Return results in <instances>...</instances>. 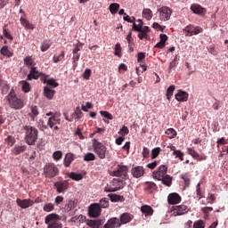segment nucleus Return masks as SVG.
I'll return each instance as SVG.
<instances>
[{
	"label": "nucleus",
	"mask_w": 228,
	"mask_h": 228,
	"mask_svg": "<svg viewBox=\"0 0 228 228\" xmlns=\"http://www.w3.org/2000/svg\"><path fill=\"white\" fill-rule=\"evenodd\" d=\"M53 158L55 161H60V159H61V158H63V152H61V151H57L53 152Z\"/></svg>",
	"instance_id": "obj_53"
},
{
	"label": "nucleus",
	"mask_w": 228,
	"mask_h": 228,
	"mask_svg": "<svg viewBox=\"0 0 228 228\" xmlns=\"http://www.w3.org/2000/svg\"><path fill=\"white\" fill-rule=\"evenodd\" d=\"M42 76V73L37 69L36 67H31L28 75L27 76V81H32V79H38Z\"/></svg>",
	"instance_id": "obj_20"
},
{
	"label": "nucleus",
	"mask_w": 228,
	"mask_h": 228,
	"mask_svg": "<svg viewBox=\"0 0 228 228\" xmlns=\"http://www.w3.org/2000/svg\"><path fill=\"white\" fill-rule=\"evenodd\" d=\"M120 53H122V47L120 46V44H117L115 45V53H114V54L116 56H121Z\"/></svg>",
	"instance_id": "obj_61"
},
{
	"label": "nucleus",
	"mask_w": 228,
	"mask_h": 228,
	"mask_svg": "<svg viewBox=\"0 0 228 228\" xmlns=\"http://www.w3.org/2000/svg\"><path fill=\"white\" fill-rule=\"evenodd\" d=\"M51 47V42L45 40L43 41L41 44V51L42 53H45V51H48V49Z\"/></svg>",
	"instance_id": "obj_46"
},
{
	"label": "nucleus",
	"mask_w": 228,
	"mask_h": 228,
	"mask_svg": "<svg viewBox=\"0 0 228 228\" xmlns=\"http://www.w3.org/2000/svg\"><path fill=\"white\" fill-rule=\"evenodd\" d=\"M129 167L127 166L124 165H118V167L116 170L112 171L110 173V175L113 177H119V179H125L127 181L129 179Z\"/></svg>",
	"instance_id": "obj_6"
},
{
	"label": "nucleus",
	"mask_w": 228,
	"mask_h": 228,
	"mask_svg": "<svg viewBox=\"0 0 228 228\" xmlns=\"http://www.w3.org/2000/svg\"><path fill=\"white\" fill-rule=\"evenodd\" d=\"M92 142L94 151L98 155V158H100V159H106V155L108 154V149L106 146L95 138L93 139Z\"/></svg>",
	"instance_id": "obj_5"
},
{
	"label": "nucleus",
	"mask_w": 228,
	"mask_h": 228,
	"mask_svg": "<svg viewBox=\"0 0 228 228\" xmlns=\"http://www.w3.org/2000/svg\"><path fill=\"white\" fill-rule=\"evenodd\" d=\"M69 177H70V179H72L73 181H81V179H83V175H81V174H77V173H70V174H69Z\"/></svg>",
	"instance_id": "obj_50"
},
{
	"label": "nucleus",
	"mask_w": 228,
	"mask_h": 228,
	"mask_svg": "<svg viewBox=\"0 0 228 228\" xmlns=\"http://www.w3.org/2000/svg\"><path fill=\"white\" fill-rule=\"evenodd\" d=\"M204 31V28L199 26H193L192 24L187 25L183 29V32L184 33L185 37H193L194 35H199Z\"/></svg>",
	"instance_id": "obj_8"
},
{
	"label": "nucleus",
	"mask_w": 228,
	"mask_h": 228,
	"mask_svg": "<svg viewBox=\"0 0 228 228\" xmlns=\"http://www.w3.org/2000/svg\"><path fill=\"white\" fill-rule=\"evenodd\" d=\"M74 159H76V156L73 153H67L63 160L64 167H70V163H72Z\"/></svg>",
	"instance_id": "obj_28"
},
{
	"label": "nucleus",
	"mask_w": 228,
	"mask_h": 228,
	"mask_svg": "<svg viewBox=\"0 0 228 228\" xmlns=\"http://www.w3.org/2000/svg\"><path fill=\"white\" fill-rule=\"evenodd\" d=\"M167 202L168 204H179V202H181V196L179 194H177V192H173L170 193L167 196Z\"/></svg>",
	"instance_id": "obj_21"
},
{
	"label": "nucleus",
	"mask_w": 228,
	"mask_h": 228,
	"mask_svg": "<svg viewBox=\"0 0 228 228\" xmlns=\"http://www.w3.org/2000/svg\"><path fill=\"white\" fill-rule=\"evenodd\" d=\"M155 190H158V185L152 182H146L144 184V191H148V193H152V191H155Z\"/></svg>",
	"instance_id": "obj_27"
},
{
	"label": "nucleus",
	"mask_w": 228,
	"mask_h": 228,
	"mask_svg": "<svg viewBox=\"0 0 228 228\" xmlns=\"http://www.w3.org/2000/svg\"><path fill=\"white\" fill-rule=\"evenodd\" d=\"M131 174L134 179H140V177H143L145 168H143L142 166H136L131 169Z\"/></svg>",
	"instance_id": "obj_15"
},
{
	"label": "nucleus",
	"mask_w": 228,
	"mask_h": 228,
	"mask_svg": "<svg viewBox=\"0 0 228 228\" xmlns=\"http://www.w3.org/2000/svg\"><path fill=\"white\" fill-rule=\"evenodd\" d=\"M172 9L167 6H162L158 9V12L159 13L160 20L167 22V20H170V17H172Z\"/></svg>",
	"instance_id": "obj_9"
},
{
	"label": "nucleus",
	"mask_w": 228,
	"mask_h": 228,
	"mask_svg": "<svg viewBox=\"0 0 228 228\" xmlns=\"http://www.w3.org/2000/svg\"><path fill=\"white\" fill-rule=\"evenodd\" d=\"M168 167L165 165L159 166L157 170L153 172V179H157V181H161L162 184L165 186H172V176L167 175Z\"/></svg>",
	"instance_id": "obj_1"
},
{
	"label": "nucleus",
	"mask_w": 228,
	"mask_h": 228,
	"mask_svg": "<svg viewBox=\"0 0 228 228\" xmlns=\"http://www.w3.org/2000/svg\"><path fill=\"white\" fill-rule=\"evenodd\" d=\"M152 11L151 9H143L142 10V17L146 19V20H151L152 19Z\"/></svg>",
	"instance_id": "obj_37"
},
{
	"label": "nucleus",
	"mask_w": 228,
	"mask_h": 228,
	"mask_svg": "<svg viewBox=\"0 0 228 228\" xmlns=\"http://www.w3.org/2000/svg\"><path fill=\"white\" fill-rule=\"evenodd\" d=\"M88 215L91 218L101 216V206L98 203H94L89 206Z\"/></svg>",
	"instance_id": "obj_11"
},
{
	"label": "nucleus",
	"mask_w": 228,
	"mask_h": 228,
	"mask_svg": "<svg viewBox=\"0 0 228 228\" xmlns=\"http://www.w3.org/2000/svg\"><path fill=\"white\" fill-rule=\"evenodd\" d=\"M191 10L196 15H206V9L197 4L191 5Z\"/></svg>",
	"instance_id": "obj_22"
},
{
	"label": "nucleus",
	"mask_w": 228,
	"mask_h": 228,
	"mask_svg": "<svg viewBox=\"0 0 228 228\" xmlns=\"http://www.w3.org/2000/svg\"><path fill=\"white\" fill-rule=\"evenodd\" d=\"M42 81L44 85H48V86H52V88H56L59 86V84L54 78L47 79V77H42Z\"/></svg>",
	"instance_id": "obj_26"
},
{
	"label": "nucleus",
	"mask_w": 228,
	"mask_h": 228,
	"mask_svg": "<svg viewBox=\"0 0 228 228\" xmlns=\"http://www.w3.org/2000/svg\"><path fill=\"white\" fill-rule=\"evenodd\" d=\"M45 224L47 228H63V224H61V216L58 214H49L45 217Z\"/></svg>",
	"instance_id": "obj_4"
},
{
	"label": "nucleus",
	"mask_w": 228,
	"mask_h": 228,
	"mask_svg": "<svg viewBox=\"0 0 228 228\" xmlns=\"http://www.w3.org/2000/svg\"><path fill=\"white\" fill-rule=\"evenodd\" d=\"M100 209L101 208H106L110 206V201L107 198H102L101 200H100Z\"/></svg>",
	"instance_id": "obj_49"
},
{
	"label": "nucleus",
	"mask_w": 228,
	"mask_h": 228,
	"mask_svg": "<svg viewBox=\"0 0 228 228\" xmlns=\"http://www.w3.org/2000/svg\"><path fill=\"white\" fill-rule=\"evenodd\" d=\"M3 35L7 40H11V42L13 40V36L10 33V30L6 28V26L3 28Z\"/></svg>",
	"instance_id": "obj_41"
},
{
	"label": "nucleus",
	"mask_w": 228,
	"mask_h": 228,
	"mask_svg": "<svg viewBox=\"0 0 228 228\" xmlns=\"http://www.w3.org/2000/svg\"><path fill=\"white\" fill-rule=\"evenodd\" d=\"M166 134L167 137H169L170 140H172L177 136V132L174 128H168L166 130Z\"/></svg>",
	"instance_id": "obj_39"
},
{
	"label": "nucleus",
	"mask_w": 228,
	"mask_h": 228,
	"mask_svg": "<svg viewBox=\"0 0 228 228\" xmlns=\"http://www.w3.org/2000/svg\"><path fill=\"white\" fill-rule=\"evenodd\" d=\"M90 76H92V69H86L83 73L84 79H90Z\"/></svg>",
	"instance_id": "obj_62"
},
{
	"label": "nucleus",
	"mask_w": 228,
	"mask_h": 228,
	"mask_svg": "<svg viewBox=\"0 0 228 228\" xmlns=\"http://www.w3.org/2000/svg\"><path fill=\"white\" fill-rule=\"evenodd\" d=\"M65 58V52L62 51L58 56H53V62L58 63V61H61Z\"/></svg>",
	"instance_id": "obj_54"
},
{
	"label": "nucleus",
	"mask_w": 228,
	"mask_h": 228,
	"mask_svg": "<svg viewBox=\"0 0 228 228\" xmlns=\"http://www.w3.org/2000/svg\"><path fill=\"white\" fill-rule=\"evenodd\" d=\"M81 57L80 53H73V67L76 69L77 67V61H79V58Z\"/></svg>",
	"instance_id": "obj_57"
},
{
	"label": "nucleus",
	"mask_w": 228,
	"mask_h": 228,
	"mask_svg": "<svg viewBox=\"0 0 228 228\" xmlns=\"http://www.w3.org/2000/svg\"><path fill=\"white\" fill-rule=\"evenodd\" d=\"M60 122H61V119L56 115L52 116L48 118L47 126H50V129H53L54 131H58L60 127H58V125H60Z\"/></svg>",
	"instance_id": "obj_14"
},
{
	"label": "nucleus",
	"mask_w": 228,
	"mask_h": 228,
	"mask_svg": "<svg viewBox=\"0 0 228 228\" xmlns=\"http://www.w3.org/2000/svg\"><path fill=\"white\" fill-rule=\"evenodd\" d=\"M76 208H77V200H69L68 204L66 205V211H74Z\"/></svg>",
	"instance_id": "obj_34"
},
{
	"label": "nucleus",
	"mask_w": 228,
	"mask_h": 228,
	"mask_svg": "<svg viewBox=\"0 0 228 228\" xmlns=\"http://www.w3.org/2000/svg\"><path fill=\"white\" fill-rule=\"evenodd\" d=\"M174 92H175V86H170L166 92V97L167 99V101L170 102V99L172 97V95H174Z\"/></svg>",
	"instance_id": "obj_38"
},
{
	"label": "nucleus",
	"mask_w": 228,
	"mask_h": 228,
	"mask_svg": "<svg viewBox=\"0 0 228 228\" xmlns=\"http://www.w3.org/2000/svg\"><path fill=\"white\" fill-rule=\"evenodd\" d=\"M54 94H56L54 90H52L47 86L44 87V95L46 97V99H49V101L54 97Z\"/></svg>",
	"instance_id": "obj_29"
},
{
	"label": "nucleus",
	"mask_w": 228,
	"mask_h": 228,
	"mask_svg": "<svg viewBox=\"0 0 228 228\" xmlns=\"http://www.w3.org/2000/svg\"><path fill=\"white\" fill-rule=\"evenodd\" d=\"M5 141L7 142V145L9 147H13V145L15 144V137L12 135H8Z\"/></svg>",
	"instance_id": "obj_55"
},
{
	"label": "nucleus",
	"mask_w": 228,
	"mask_h": 228,
	"mask_svg": "<svg viewBox=\"0 0 228 228\" xmlns=\"http://www.w3.org/2000/svg\"><path fill=\"white\" fill-rule=\"evenodd\" d=\"M118 8H120V4L114 3V4H110L109 9L110 13H112V15H115V13H117V12H118Z\"/></svg>",
	"instance_id": "obj_40"
},
{
	"label": "nucleus",
	"mask_w": 228,
	"mask_h": 228,
	"mask_svg": "<svg viewBox=\"0 0 228 228\" xmlns=\"http://www.w3.org/2000/svg\"><path fill=\"white\" fill-rule=\"evenodd\" d=\"M207 200L208 204H215V201L216 200V196L215 194L208 193Z\"/></svg>",
	"instance_id": "obj_59"
},
{
	"label": "nucleus",
	"mask_w": 228,
	"mask_h": 228,
	"mask_svg": "<svg viewBox=\"0 0 228 228\" xmlns=\"http://www.w3.org/2000/svg\"><path fill=\"white\" fill-rule=\"evenodd\" d=\"M118 134H120L121 136H126L127 134H129V128H127V126H124L122 128H120V130L118 131Z\"/></svg>",
	"instance_id": "obj_56"
},
{
	"label": "nucleus",
	"mask_w": 228,
	"mask_h": 228,
	"mask_svg": "<svg viewBox=\"0 0 228 228\" xmlns=\"http://www.w3.org/2000/svg\"><path fill=\"white\" fill-rule=\"evenodd\" d=\"M43 210L45 213H51V211H54V204L53 203H45L43 207Z\"/></svg>",
	"instance_id": "obj_42"
},
{
	"label": "nucleus",
	"mask_w": 228,
	"mask_h": 228,
	"mask_svg": "<svg viewBox=\"0 0 228 228\" xmlns=\"http://www.w3.org/2000/svg\"><path fill=\"white\" fill-rule=\"evenodd\" d=\"M44 173L45 177L48 179H53V177H56V175H59L60 169L54 163H48L44 167Z\"/></svg>",
	"instance_id": "obj_7"
},
{
	"label": "nucleus",
	"mask_w": 228,
	"mask_h": 228,
	"mask_svg": "<svg viewBox=\"0 0 228 228\" xmlns=\"http://www.w3.org/2000/svg\"><path fill=\"white\" fill-rule=\"evenodd\" d=\"M175 99H176L178 102H186V101H188V93L178 90L177 94L175 95Z\"/></svg>",
	"instance_id": "obj_23"
},
{
	"label": "nucleus",
	"mask_w": 228,
	"mask_h": 228,
	"mask_svg": "<svg viewBox=\"0 0 228 228\" xmlns=\"http://www.w3.org/2000/svg\"><path fill=\"white\" fill-rule=\"evenodd\" d=\"M193 228H206V222H204L202 219L195 221L193 224Z\"/></svg>",
	"instance_id": "obj_45"
},
{
	"label": "nucleus",
	"mask_w": 228,
	"mask_h": 228,
	"mask_svg": "<svg viewBox=\"0 0 228 228\" xmlns=\"http://www.w3.org/2000/svg\"><path fill=\"white\" fill-rule=\"evenodd\" d=\"M7 100L8 106L12 108V110H22L24 108V100L17 97V94H15V90L12 88L10 90L8 95L5 96Z\"/></svg>",
	"instance_id": "obj_2"
},
{
	"label": "nucleus",
	"mask_w": 228,
	"mask_h": 228,
	"mask_svg": "<svg viewBox=\"0 0 228 228\" xmlns=\"http://www.w3.org/2000/svg\"><path fill=\"white\" fill-rule=\"evenodd\" d=\"M171 211L173 212L174 216H181L188 213V206L186 205L173 206L171 208Z\"/></svg>",
	"instance_id": "obj_13"
},
{
	"label": "nucleus",
	"mask_w": 228,
	"mask_h": 228,
	"mask_svg": "<svg viewBox=\"0 0 228 228\" xmlns=\"http://www.w3.org/2000/svg\"><path fill=\"white\" fill-rule=\"evenodd\" d=\"M10 90V86L6 83V81L0 80V92L3 94V95H5V94H8Z\"/></svg>",
	"instance_id": "obj_32"
},
{
	"label": "nucleus",
	"mask_w": 228,
	"mask_h": 228,
	"mask_svg": "<svg viewBox=\"0 0 228 228\" xmlns=\"http://www.w3.org/2000/svg\"><path fill=\"white\" fill-rule=\"evenodd\" d=\"M20 85H21V90L24 94H29V92H31V84L27 80L20 81Z\"/></svg>",
	"instance_id": "obj_31"
},
{
	"label": "nucleus",
	"mask_w": 228,
	"mask_h": 228,
	"mask_svg": "<svg viewBox=\"0 0 228 228\" xmlns=\"http://www.w3.org/2000/svg\"><path fill=\"white\" fill-rule=\"evenodd\" d=\"M104 228H118L121 227L120 220L117 217L110 218L103 226Z\"/></svg>",
	"instance_id": "obj_19"
},
{
	"label": "nucleus",
	"mask_w": 228,
	"mask_h": 228,
	"mask_svg": "<svg viewBox=\"0 0 228 228\" xmlns=\"http://www.w3.org/2000/svg\"><path fill=\"white\" fill-rule=\"evenodd\" d=\"M139 24L136 25V23L134 21L133 24V29L134 31H142V28H143V21L142 20H138Z\"/></svg>",
	"instance_id": "obj_47"
},
{
	"label": "nucleus",
	"mask_w": 228,
	"mask_h": 228,
	"mask_svg": "<svg viewBox=\"0 0 228 228\" xmlns=\"http://www.w3.org/2000/svg\"><path fill=\"white\" fill-rule=\"evenodd\" d=\"M53 188L56 189L57 193H63L69 190V182L67 180H61L53 183Z\"/></svg>",
	"instance_id": "obj_12"
},
{
	"label": "nucleus",
	"mask_w": 228,
	"mask_h": 228,
	"mask_svg": "<svg viewBox=\"0 0 228 228\" xmlns=\"http://www.w3.org/2000/svg\"><path fill=\"white\" fill-rule=\"evenodd\" d=\"M73 118H77V120H79L81 117H83V111H81V109L79 107H77L75 110V112L72 115Z\"/></svg>",
	"instance_id": "obj_44"
},
{
	"label": "nucleus",
	"mask_w": 228,
	"mask_h": 228,
	"mask_svg": "<svg viewBox=\"0 0 228 228\" xmlns=\"http://www.w3.org/2000/svg\"><path fill=\"white\" fill-rule=\"evenodd\" d=\"M187 152L193 158V159H196V161H206V159H208V156L200 155L197 151L193 150V148H188Z\"/></svg>",
	"instance_id": "obj_16"
},
{
	"label": "nucleus",
	"mask_w": 228,
	"mask_h": 228,
	"mask_svg": "<svg viewBox=\"0 0 228 228\" xmlns=\"http://www.w3.org/2000/svg\"><path fill=\"white\" fill-rule=\"evenodd\" d=\"M84 161H95V155L92 152L86 153L84 156Z\"/></svg>",
	"instance_id": "obj_52"
},
{
	"label": "nucleus",
	"mask_w": 228,
	"mask_h": 228,
	"mask_svg": "<svg viewBox=\"0 0 228 228\" xmlns=\"http://www.w3.org/2000/svg\"><path fill=\"white\" fill-rule=\"evenodd\" d=\"M16 204H17V206L21 208V209H28V208H31V206H33V204H35V201H33L30 199H26V200L17 199Z\"/></svg>",
	"instance_id": "obj_17"
},
{
	"label": "nucleus",
	"mask_w": 228,
	"mask_h": 228,
	"mask_svg": "<svg viewBox=\"0 0 228 228\" xmlns=\"http://www.w3.org/2000/svg\"><path fill=\"white\" fill-rule=\"evenodd\" d=\"M145 59V53H142L140 52L138 54H137V61L138 63H142V61Z\"/></svg>",
	"instance_id": "obj_64"
},
{
	"label": "nucleus",
	"mask_w": 228,
	"mask_h": 228,
	"mask_svg": "<svg viewBox=\"0 0 228 228\" xmlns=\"http://www.w3.org/2000/svg\"><path fill=\"white\" fill-rule=\"evenodd\" d=\"M23 61L24 65H26L27 67H31V65H33V58H31V56L25 57Z\"/></svg>",
	"instance_id": "obj_58"
},
{
	"label": "nucleus",
	"mask_w": 228,
	"mask_h": 228,
	"mask_svg": "<svg viewBox=\"0 0 228 228\" xmlns=\"http://www.w3.org/2000/svg\"><path fill=\"white\" fill-rule=\"evenodd\" d=\"M133 218H134V216H133V214L125 212L120 215L118 220L121 225H124L126 224H129V222H132Z\"/></svg>",
	"instance_id": "obj_18"
},
{
	"label": "nucleus",
	"mask_w": 228,
	"mask_h": 228,
	"mask_svg": "<svg viewBox=\"0 0 228 228\" xmlns=\"http://www.w3.org/2000/svg\"><path fill=\"white\" fill-rule=\"evenodd\" d=\"M173 156L178 158L180 161H184V153L179 150H175L173 151Z\"/></svg>",
	"instance_id": "obj_43"
},
{
	"label": "nucleus",
	"mask_w": 228,
	"mask_h": 228,
	"mask_svg": "<svg viewBox=\"0 0 228 228\" xmlns=\"http://www.w3.org/2000/svg\"><path fill=\"white\" fill-rule=\"evenodd\" d=\"M20 22L23 28L26 29H35V26L29 22V20H26L23 16L20 17Z\"/></svg>",
	"instance_id": "obj_30"
},
{
	"label": "nucleus",
	"mask_w": 228,
	"mask_h": 228,
	"mask_svg": "<svg viewBox=\"0 0 228 228\" xmlns=\"http://www.w3.org/2000/svg\"><path fill=\"white\" fill-rule=\"evenodd\" d=\"M102 117H104L105 118H108V120H113V115L108 111L102 110L100 111Z\"/></svg>",
	"instance_id": "obj_60"
},
{
	"label": "nucleus",
	"mask_w": 228,
	"mask_h": 228,
	"mask_svg": "<svg viewBox=\"0 0 228 228\" xmlns=\"http://www.w3.org/2000/svg\"><path fill=\"white\" fill-rule=\"evenodd\" d=\"M0 53L3 56H6V58H12V56H13V53L12 51H10V49H8L7 45L3 46L0 49Z\"/></svg>",
	"instance_id": "obj_33"
},
{
	"label": "nucleus",
	"mask_w": 228,
	"mask_h": 228,
	"mask_svg": "<svg viewBox=\"0 0 228 228\" xmlns=\"http://www.w3.org/2000/svg\"><path fill=\"white\" fill-rule=\"evenodd\" d=\"M111 185L107 191H118V190H122L126 186V179L124 178H114L111 182Z\"/></svg>",
	"instance_id": "obj_10"
},
{
	"label": "nucleus",
	"mask_w": 228,
	"mask_h": 228,
	"mask_svg": "<svg viewBox=\"0 0 228 228\" xmlns=\"http://www.w3.org/2000/svg\"><path fill=\"white\" fill-rule=\"evenodd\" d=\"M201 211L204 215H206V216H208V215L213 211V207H205L201 208Z\"/></svg>",
	"instance_id": "obj_63"
},
{
	"label": "nucleus",
	"mask_w": 228,
	"mask_h": 228,
	"mask_svg": "<svg viewBox=\"0 0 228 228\" xmlns=\"http://www.w3.org/2000/svg\"><path fill=\"white\" fill-rule=\"evenodd\" d=\"M25 133V142L28 145H35L38 140V129L35 126H23Z\"/></svg>",
	"instance_id": "obj_3"
},
{
	"label": "nucleus",
	"mask_w": 228,
	"mask_h": 228,
	"mask_svg": "<svg viewBox=\"0 0 228 228\" xmlns=\"http://www.w3.org/2000/svg\"><path fill=\"white\" fill-rule=\"evenodd\" d=\"M38 115H39L38 107L31 106L29 116L31 117L32 120H35V118H37V117H38Z\"/></svg>",
	"instance_id": "obj_36"
},
{
	"label": "nucleus",
	"mask_w": 228,
	"mask_h": 228,
	"mask_svg": "<svg viewBox=\"0 0 228 228\" xmlns=\"http://www.w3.org/2000/svg\"><path fill=\"white\" fill-rule=\"evenodd\" d=\"M141 211L145 216H152L154 215V209L149 205H143L141 207Z\"/></svg>",
	"instance_id": "obj_25"
},
{
	"label": "nucleus",
	"mask_w": 228,
	"mask_h": 228,
	"mask_svg": "<svg viewBox=\"0 0 228 228\" xmlns=\"http://www.w3.org/2000/svg\"><path fill=\"white\" fill-rule=\"evenodd\" d=\"M159 152H161V148L159 147L154 148L151 151V159H156V158L159 156Z\"/></svg>",
	"instance_id": "obj_48"
},
{
	"label": "nucleus",
	"mask_w": 228,
	"mask_h": 228,
	"mask_svg": "<svg viewBox=\"0 0 228 228\" xmlns=\"http://www.w3.org/2000/svg\"><path fill=\"white\" fill-rule=\"evenodd\" d=\"M109 197L111 202H124V200H126L124 196L117 194H110Z\"/></svg>",
	"instance_id": "obj_35"
},
{
	"label": "nucleus",
	"mask_w": 228,
	"mask_h": 228,
	"mask_svg": "<svg viewBox=\"0 0 228 228\" xmlns=\"http://www.w3.org/2000/svg\"><path fill=\"white\" fill-rule=\"evenodd\" d=\"M28 146L26 145H15L12 150V153L14 156H19V154H22V152H26Z\"/></svg>",
	"instance_id": "obj_24"
},
{
	"label": "nucleus",
	"mask_w": 228,
	"mask_h": 228,
	"mask_svg": "<svg viewBox=\"0 0 228 228\" xmlns=\"http://www.w3.org/2000/svg\"><path fill=\"white\" fill-rule=\"evenodd\" d=\"M87 225L91 228H96L99 227V225H101V222L97 220H89L87 221Z\"/></svg>",
	"instance_id": "obj_51"
}]
</instances>
